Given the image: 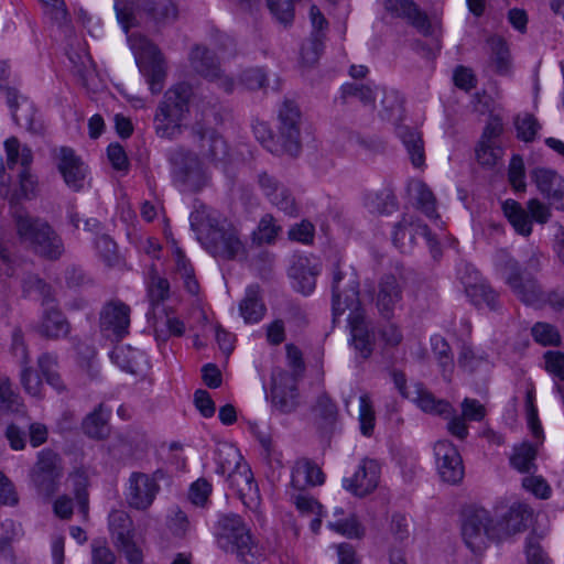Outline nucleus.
I'll use <instances>...</instances> for the list:
<instances>
[{"label": "nucleus", "mask_w": 564, "mask_h": 564, "mask_svg": "<svg viewBox=\"0 0 564 564\" xmlns=\"http://www.w3.org/2000/svg\"><path fill=\"white\" fill-rule=\"evenodd\" d=\"M347 310L350 343L362 359L370 357L373 350V333L369 329L364 308L359 300V281L354 271L344 272L336 263L332 279L333 319L341 316Z\"/></svg>", "instance_id": "nucleus-1"}, {"label": "nucleus", "mask_w": 564, "mask_h": 564, "mask_svg": "<svg viewBox=\"0 0 564 564\" xmlns=\"http://www.w3.org/2000/svg\"><path fill=\"white\" fill-rule=\"evenodd\" d=\"M189 224L213 257L224 260L246 258V247L238 230L217 212L202 206L191 213Z\"/></svg>", "instance_id": "nucleus-2"}, {"label": "nucleus", "mask_w": 564, "mask_h": 564, "mask_svg": "<svg viewBox=\"0 0 564 564\" xmlns=\"http://www.w3.org/2000/svg\"><path fill=\"white\" fill-rule=\"evenodd\" d=\"M215 536L221 550L235 554L242 563H254L260 555L258 541L251 529L236 513L221 514L218 518Z\"/></svg>", "instance_id": "nucleus-3"}, {"label": "nucleus", "mask_w": 564, "mask_h": 564, "mask_svg": "<svg viewBox=\"0 0 564 564\" xmlns=\"http://www.w3.org/2000/svg\"><path fill=\"white\" fill-rule=\"evenodd\" d=\"M193 88L187 83H178L171 87L160 102L154 122L160 138L174 139L182 132V121L189 111Z\"/></svg>", "instance_id": "nucleus-4"}, {"label": "nucleus", "mask_w": 564, "mask_h": 564, "mask_svg": "<svg viewBox=\"0 0 564 564\" xmlns=\"http://www.w3.org/2000/svg\"><path fill=\"white\" fill-rule=\"evenodd\" d=\"M14 219L18 234L33 246L36 253L48 259H57L62 254V241L47 223L29 217L20 208H15Z\"/></svg>", "instance_id": "nucleus-5"}, {"label": "nucleus", "mask_w": 564, "mask_h": 564, "mask_svg": "<svg viewBox=\"0 0 564 564\" xmlns=\"http://www.w3.org/2000/svg\"><path fill=\"white\" fill-rule=\"evenodd\" d=\"M167 161L173 183L181 192L196 193L207 185L209 177L195 153L176 148L169 152Z\"/></svg>", "instance_id": "nucleus-6"}, {"label": "nucleus", "mask_w": 564, "mask_h": 564, "mask_svg": "<svg viewBox=\"0 0 564 564\" xmlns=\"http://www.w3.org/2000/svg\"><path fill=\"white\" fill-rule=\"evenodd\" d=\"M62 476L61 459L51 449H43L37 454V460L30 471V480L39 495L52 497L58 489Z\"/></svg>", "instance_id": "nucleus-7"}, {"label": "nucleus", "mask_w": 564, "mask_h": 564, "mask_svg": "<svg viewBox=\"0 0 564 564\" xmlns=\"http://www.w3.org/2000/svg\"><path fill=\"white\" fill-rule=\"evenodd\" d=\"M140 72L145 77L152 94H160L166 77L164 58L159 47L147 39L140 41L137 56Z\"/></svg>", "instance_id": "nucleus-8"}, {"label": "nucleus", "mask_w": 564, "mask_h": 564, "mask_svg": "<svg viewBox=\"0 0 564 564\" xmlns=\"http://www.w3.org/2000/svg\"><path fill=\"white\" fill-rule=\"evenodd\" d=\"M495 529L494 518L484 508H473L465 513L462 525V534L466 545L474 552L480 550L486 540L494 539L491 531Z\"/></svg>", "instance_id": "nucleus-9"}, {"label": "nucleus", "mask_w": 564, "mask_h": 564, "mask_svg": "<svg viewBox=\"0 0 564 564\" xmlns=\"http://www.w3.org/2000/svg\"><path fill=\"white\" fill-rule=\"evenodd\" d=\"M279 138L283 150L292 156L301 151L302 113L292 100H284L279 109Z\"/></svg>", "instance_id": "nucleus-10"}, {"label": "nucleus", "mask_w": 564, "mask_h": 564, "mask_svg": "<svg viewBox=\"0 0 564 564\" xmlns=\"http://www.w3.org/2000/svg\"><path fill=\"white\" fill-rule=\"evenodd\" d=\"M487 415V410L479 400L465 398L460 403V413L453 406L447 417V431L454 437L464 441L467 438L468 422H481Z\"/></svg>", "instance_id": "nucleus-11"}, {"label": "nucleus", "mask_w": 564, "mask_h": 564, "mask_svg": "<svg viewBox=\"0 0 564 564\" xmlns=\"http://www.w3.org/2000/svg\"><path fill=\"white\" fill-rule=\"evenodd\" d=\"M434 455L437 470L443 481L457 484L463 479V459L458 449L451 441H437L434 445Z\"/></svg>", "instance_id": "nucleus-12"}, {"label": "nucleus", "mask_w": 564, "mask_h": 564, "mask_svg": "<svg viewBox=\"0 0 564 564\" xmlns=\"http://www.w3.org/2000/svg\"><path fill=\"white\" fill-rule=\"evenodd\" d=\"M383 8L392 19H401L424 36L433 34L427 14L413 0H384Z\"/></svg>", "instance_id": "nucleus-13"}, {"label": "nucleus", "mask_w": 564, "mask_h": 564, "mask_svg": "<svg viewBox=\"0 0 564 564\" xmlns=\"http://www.w3.org/2000/svg\"><path fill=\"white\" fill-rule=\"evenodd\" d=\"M380 473L377 460L364 458L354 475L343 479V487L356 497H366L378 487Z\"/></svg>", "instance_id": "nucleus-14"}, {"label": "nucleus", "mask_w": 564, "mask_h": 564, "mask_svg": "<svg viewBox=\"0 0 564 564\" xmlns=\"http://www.w3.org/2000/svg\"><path fill=\"white\" fill-rule=\"evenodd\" d=\"M404 284L393 274H384L378 282L376 306L383 318L391 319L394 311L402 306Z\"/></svg>", "instance_id": "nucleus-15"}, {"label": "nucleus", "mask_w": 564, "mask_h": 564, "mask_svg": "<svg viewBox=\"0 0 564 564\" xmlns=\"http://www.w3.org/2000/svg\"><path fill=\"white\" fill-rule=\"evenodd\" d=\"M506 282L514 294L525 304H535L542 300V291L536 280L519 269L518 262L509 260L506 264Z\"/></svg>", "instance_id": "nucleus-16"}, {"label": "nucleus", "mask_w": 564, "mask_h": 564, "mask_svg": "<svg viewBox=\"0 0 564 564\" xmlns=\"http://www.w3.org/2000/svg\"><path fill=\"white\" fill-rule=\"evenodd\" d=\"M258 184L265 197L279 210L291 217L299 215L300 209L294 196L290 189L280 183L274 176L267 172H262L258 176Z\"/></svg>", "instance_id": "nucleus-17"}, {"label": "nucleus", "mask_w": 564, "mask_h": 564, "mask_svg": "<svg viewBox=\"0 0 564 564\" xmlns=\"http://www.w3.org/2000/svg\"><path fill=\"white\" fill-rule=\"evenodd\" d=\"M530 177L540 194L556 209L564 210V178L554 170L535 167Z\"/></svg>", "instance_id": "nucleus-18"}, {"label": "nucleus", "mask_w": 564, "mask_h": 564, "mask_svg": "<svg viewBox=\"0 0 564 564\" xmlns=\"http://www.w3.org/2000/svg\"><path fill=\"white\" fill-rule=\"evenodd\" d=\"M7 102L11 109L12 119L18 126L24 127L32 134L40 135L44 132V126L37 118L34 105L24 97L19 101L15 88H7Z\"/></svg>", "instance_id": "nucleus-19"}, {"label": "nucleus", "mask_w": 564, "mask_h": 564, "mask_svg": "<svg viewBox=\"0 0 564 564\" xmlns=\"http://www.w3.org/2000/svg\"><path fill=\"white\" fill-rule=\"evenodd\" d=\"M130 307L119 300H112L106 303L100 312V327L115 336L116 339H122L129 333Z\"/></svg>", "instance_id": "nucleus-20"}, {"label": "nucleus", "mask_w": 564, "mask_h": 564, "mask_svg": "<svg viewBox=\"0 0 564 564\" xmlns=\"http://www.w3.org/2000/svg\"><path fill=\"white\" fill-rule=\"evenodd\" d=\"M160 486L147 474L133 473L129 478L127 501L137 510L148 509L154 501Z\"/></svg>", "instance_id": "nucleus-21"}, {"label": "nucleus", "mask_w": 564, "mask_h": 564, "mask_svg": "<svg viewBox=\"0 0 564 564\" xmlns=\"http://www.w3.org/2000/svg\"><path fill=\"white\" fill-rule=\"evenodd\" d=\"M531 516L525 506H511L505 512H496L494 518L495 529L491 531L494 539L501 541L512 534L524 531L527 521Z\"/></svg>", "instance_id": "nucleus-22"}, {"label": "nucleus", "mask_w": 564, "mask_h": 564, "mask_svg": "<svg viewBox=\"0 0 564 564\" xmlns=\"http://www.w3.org/2000/svg\"><path fill=\"white\" fill-rule=\"evenodd\" d=\"M192 134L199 143L202 154L214 163L225 162L228 156V145L224 138L212 128H205L197 122L192 127Z\"/></svg>", "instance_id": "nucleus-23"}, {"label": "nucleus", "mask_w": 564, "mask_h": 564, "mask_svg": "<svg viewBox=\"0 0 564 564\" xmlns=\"http://www.w3.org/2000/svg\"><path fill=\"white\" fill-rule=\"evenodd\" d=\"M321 272L318 263H313L307 257L294 259L289 275L293 281V288L303 295H310L316 286V276Z\"/></svg>", "instance_id": "nucleus-24"}, {"label": "nucleus", "mask_w": 564, "mask_h": 564, "mask_svg": "<svg viewBox=\"0 0 564 564\" xmlns=\"http://www.w3.org/2000/svg\"><path fill=\"white\" fill-rule=\"evenodd\" d=\"M325 482V474L313 460L299 458L292 468L291 486L297 491H304L308 487L321 486Z\"/></svg>", "instance_id": "nucleus-25"}, {"label": "nucleus", "mask_w": 564, "mask_h": 564, "mask_svg": "<svg viewBox=\"0 0 564 564\" xmlns=\"http://www.w3.org/2000/svg\"><path fill=\"white\" fill-rule=\"evenodd\" d=\"M227 480L229 486L236 489L239 499L247 508H257L259 503L258 486L247 465H242L237 470H234V473H230Z\"/></svg>", "instance_id": "nucleus-26"}, {"label": "nucleus", "mask_w": 564, "mask_h": 564, "mask_svg": "<svg viewBox=\"0 0 564 564\" xmlns=\"http://www.w3.org/2000/svg\"><path fill=\"white\" fill-rule=\"evenodd\" d=\"M192 68L202 77L214 82L219 76V61L216 54L204 45H195L189 53Z\"/></svg>", "instance_id": "nucleus-27"}, {"label": "nucleus", "mask_w": 564, "mask_h": 564, "mask_svg": "<svg viewBox=\"0 0 564 564\" xmlns=\"http://www.w3.org/2000/svg\"><path fill=\"white\" fill-rule=\"evenodd\" d=\"M110 415L111 410L106 408L104 403H99V405L84 419L82 424L84 433L90 438H106L110 431L108 424Z\"/></svg>", "instance_id": "nucleus-28"}, {"label": "nucleus", "mask_w": 564, "mask_h": 564, "mask_svg": "<svg viewBox=\"0 0 564 564\" xmlns=\"http://www.w3.org/2000/svg\"><path fill=\"white\" fill-rule=\"evenodd\" d=\"M14 350L21 352V372L20 380L25 392L32 397H41L42 380L40 376L30 366L29 354L23 343L14 340Z\"/></svg>", "instance_id": "nucleus-29"}, {"label": "nucleus", "mask_w": 564, "mask_h": 564, "mask_svg": "<svg viewBox=\"0 0 564 564\" xmlns=\"http://www.w3.org/2000/svg\"><path fill=\"white\" fill-rule=\"evenodd\" d=\"M240 315L246 323L254 324L262 319L265 306L260 296L259 285H249L239 305Z\"/></svg>", "instance_id": "nucleus-30"}, {"label": "nucleus", "mask_w": 564, "mask_h": 564, "mask_svg": "<svg viewBox=\"0 0 564 564\" xmlns=\"http://www.w3.org/2000/svg\"><path fill=\"white\" fill-rule=\"evenodd\" d=\"M33 161V153L30 148L23 147L21 153V169L18 172L20 188L19 192L15 193L11 199L12 209L19 208L17 204H13L15 198H29L31 194L34 193L36 182L33 176L30 174V165ZM21 210H23L20 207ZM14 214V212H12Z\"/></svg>", "instance_id": "nucleus-31"}, {"label": "nucleus", "mask_w": 564, "mask_h": 564, "mask_svg": "<svg viewBox=\"0 0 564 564\" xmlns=\"http://www.w3.org/2000/svg\"><path fill=\"white\" fill-rule=\"evenodd\" d=\"M44 306V315L40 327L41 334L50 338H58L68 333V323L62 312L53 303Z\"/></svg>", "instance_id": "nucleus-32"}, {"label": "nucleus", "mask_w": 564, "mask_h": 564, "mask_svg": "<svg viewBox=\"0 0 564 564\" xmlns=\"http://www.w3.org/2000/svg\"><path fill=\"white\" fill-rule=\"evenodd\" d=\"M502 210L513 229L522 236H530L532 232V220L520 203L514 199H507L502 203Z\"/></svg>", "instance_id": "nucleus-33"}, {"label": "nucleus", "mask_w": 564, "mask_h": 564, "mask_svg": "<svg viewBox=\"0 0 564 564\" xmlns=\"http://www.w3.org/2000/svg\"><path fill=\"white\" fill-rule=\"evenodd\" d=\"M365 206L371 214L390 215L398 209V202L390 188H382L368 193Z\"/></svg>", "instance_id": "nucleus-34"}, {"label": "nucleus", "mask_w": 564, "mask_h": 564, "mask_svg": "<svg viewBox=\"0 0 564 564\" xmlns=\"http://www.w3.org/2000/svg\"><path fill=\"white\" fill-rule=\"evenodd\" d=\"M409 191L415 199L416 207L430 219L438 218L436 198L431 188L422 181H413Z\"/></svg>", "instance_id": "nucleus-35"}, {"label": "nucleus", "mask_w": 564, "mask_h": 564, "mask_svg": "<svg viewBox=\"0 0 564 564\" xmlns=\"http://www.w3.org/2000/svg\"><path fill=\"white\" fill-rule=\"evenodd\" d=\"M415 398L413 401L417 406L431 414H437L447 420L448 413L452 412V404L445 400L436 399L430 391L425 390L422 386L415 387Z\"/></svg>", "instance_id": "nucleus-36"}, {"label": "nucleus", "mask_w": 564, "mask_h": 564, "mask_svg": "<svg viewBox=\"0 0 564 564\" xmlns=\"http://www.w3.org/2000/svg\"><path fill=\"white\" fill-rule=\"evenodd\" d=\"M463 283L465 284L467 294L471 297L475 305H486L489 310H497L498 293L487 282Z\"/></svg>", "instance_id": "nucleus-37"}, {"label": "nucleus", "mask_w": 564, "mask_h": 564, "mask_svg": "<svg viewBox=\"0 0 564 564\" xmlns=\"http://www.w3.org/2000/svg\"><path fill=\"white\" fill-rule=\"evenodd\" d=\"M242 459L238 448L232 445L225 444L219 447L216 452L215 462H216V473L225 476L234 473L242 465L240 460Z\"/></svg>", "instance_id": "nucleus-38"}, {"label": "nucleus", "mask_w": 564, "mask_h": 564, "mask_svg": "<svg viewBox=\"0 0 564 564\" xmlns=\"http://www.w3.org/2000/svg\"><path fill=\"white\" fill-rule=\"evenodd\" d=\"M109 529L115 543L133 539V523L129 514L122 510H115L109 514Z\"/></svg>", "instance_id": "nucleus-39"}, {"label": "nucleus", "mask_w": 564, "mask_h": 564, "mask_svg": "<svg viewBox=\"0 0 564 564\" xmlns=\"http://www.w3.org/2000/svg\"><path fill=\"white\" fill-rule=\"evenodd\" d=\"M78 63L76 62L73 68V74L78 76L83 87L87 90H96L99 86V77L95 68V64L89 54L77 55Z\"/></svg>", "instance_id": "nucleus-40"}, {"label": "nucleus", "mask_w": 564, "mask_h": 564, "mask_svg": "<svg viewBox=\"0 0 564 564\" xmlns=\"http://www.w3.org/2000/svg\"><path fill=\"white\" fill-rule=\"evenodd\" d=\"M175 272L183 280L184 288L188 293L196 295L199 291V285L195 279L194 268L191 261L186 258L182 249L176 248L174 251Z\"/></svg>", "instance_id": "nucleus-41"}, {"label": "nucleus", "mask_w": 564, "mask_h": 564, "mask_svg": "<svg viewBox=\"0 0 564 564\" xmlns=\"http://www.w3.org/2000/svg\"><path fill=\"white\" fill-rule=\"evenodd\" d=\"M535 458L536 448L530 443H522L514 446L510 464L520 473H532L536 469Z\"/></svg>", "instance_id": "nucleus-42"}, {"label": "nucleus", "mask_w": 564, "mask_h": 564, "mask_svg": "<svg viewBox=\"0 0 564 564\" xmlns=\"http://www.w3.org/2000/svg\"><path fill=\"white\" fill-rule=\"evenodd\" d=\"M400 137L402 142L410 155L411 162L415 167H420L424 164V148L421 135L415 130L410 128H401Z\"/></svg>", "instance_id": "nucleus-43"}, {"label": "nucleus", "mask_w": 564, "mask_h": 564, "mask_svg": "<svg viewBox=\"0 0 564 564\" xmlns=\"http://www.w3.org/2000/svg\"><path fill=\"white\" fill-rule=\"evenodd\" d=\"M73 485L75 486V500L78 513L83 521L88 520L89 516V497H88V476L83 469L73 471Z\"/></svg>", "instance_id": "nucleus-44"}, {"label": "nucleus", "mask_w": 564, "mask_h": 564, "mask_svg": "<svg viewBox=\"0 0 564 564\" xmlns=\"http://www.w3.org/2000/svg\"><path fill=\"white\" fill-rule=\"evenodd\" d=\"M272 403L282 413H291L297 406V393L295 384L282 387L274 384L271 390Z\"/></svg>", "instance_id": "nucleus-45"}, {"label": "nucleus", "mask_w": 564, "mask_h": 564, "mask_svg": "<svg viewBox=\"0 0 564 564\" xmlns=\"http://www.w3.org/2000/svg\"><path fill=\"white\" fill-rule=\"evenodd\" d=\"M340 91L344 102H349L351 99H356L364 106L372 107L376 101V94L370 85L347 83L341 86Z\"/></svg>", "instance_id": "nucleus-46"}, {"label": "nucleus", "mask_w": 564, "mask_h": 564, "mask_svg": "<svg viewBox=\"0 0 564 564\" xmlns=\"http://www.w3.org/2000/svg\"><path fill=\"white\" fill-rule=\"evenodd\" d=\"M280 231L281 227L275 224L273 216L267 214L260 219L257 228L252 231L251 239L258 246L271 245L275 241Z\"/></svg>", "instance_id": "nucleus-47"}, {"label": "nucleus", "mask_w": 564, "mask_h": 564, "mask_svg": "<svg viewBox=\"0 0 564 564\" xmlns=\"http://www.w3.org/2000/svg\"><path fill=\"white\" fill-rule=\"evenodd\" d=\"M147 14L159 25H165L176 21L178 10L174 2L165 0L161 3H147L144 7Z\"/></svg>", "instance_id": "nucleus-48"}, {"label": "nucleus", "mask_w": 564, "mask_h": 564, "mask_svg": "<svg viewBox=\"0 0 564 564\" xmlns=\"http://www.w3.org/2000/svg\"><path fill=\"white\" fill-rule=\"evenodd\" d=\"M24 405L22 398L12 389L7 377L0 379V410L8 413H20Z\"/></svg>", "instance_id": "nucleus-49"}, {"label": "nucleus", "mask_w": 564, "mask_h": 564, "mask_svg": "<svg viewBox=\"0 0 564 564\" xmlns=\"http://www.w3.org/2000/svg\"><path fill=\"white\" fill-rule=\"evenodd\" d=\"M410 229L411 230H410V243H409V247H413L414 246V243H415V236H422L425 239V241H426V245H427V247H429V249L431 251V254H432L433 259L437 260L441 257V254H442L441 247H440L438 241L432 235L431 229L429 228V226L426 224H424L423 221H421L415 216H413V224L411 225Z\"/></svg>", "instance_id": "nucleus-50"}, {"label": "nucleus", "mask_w": 564, "mask_h": 564, "mask_svg": "<svg viewBox=\"0 0 564 564\" xmlns=\"http://www.w3.org/2000/svg\"><path fill=\"white\" fill-rule=\"evenodd\" d=\"M37 365L50 386H52L58 392L65 390V386L63 384L61 376L56 370L57 360L54 355L48 352L42 354L37 359Z\"/></svg>", "instance_id": "nucleus-51"}, {"label": "nucleus", "mask_w": 564, "mask_h": 564, "mask_svg": "<svg viewBox=\"0 0 564 564\" xmlns=\"http://www.w3.org/2000/svg\"><path fill=\"white\" fill-rule=\"evenodd\" d=\"M22 286L25 295H36L42 299V305L54 303L51 286L39 276L31 274L25 276Z\"/></svg>", "instance_id": "nucleus-52"}, {"label": "nucleus", "mask_w": 564, "mask_h": 564, "mask_svg": "<svg viewBox=\"0 0 564 564\" xmlns=\"http://www.w3.org/2000/svg\"><path fill=\"white\" fill-rule=\"evenodd\" d=\"M359 425L360 432L365 436H371L376 425V414L372 401L369 394L364 393L359 397Z\"/></svg>", "instance_id": "nucleus-53"}, {"label": "nucleus", "mask_w": 564, "mask_h": 564, "mask_svg": "<svg viewBox=\"0 0 564 564\" xmlns=\"http://www.w3.org/2000/svg\"><path fill=\"white\" fill-rule=\"evenodd\" d=\"M327 527L341 535L347 538H361L365 533V530L360 522L358 521L355 514L349 516L345 519H337L335 521H329Z\"/></svg>", "instance_id": "nucleus-54"}, {"label": "nucleus", "mask_w": 564, "mask_h": 564, "mask_svg": "<svg viewBox=\"0 0 564 564\" xmlns=\"http://www.w3.org/2000/svg\"><path fill=\"white\" fill-rule=\"evenodd\" d=\"M531 334L534 340L542 346H560L561 344V335L557 328L549 323H535Z\"/></svg>", "instance_id": "nucleus-55"}, {"label": "nucleus", "mask_w": 564, "mask_h": 564, "mask_svg": "<svg viewBox=\"0 0 564 564\" xmlns=\"http://www.w3.org/2000/svg\"><path fill=\"white\" fill-rule=\"evenodd\" d=\"M170 283L167 279L152 271L148 282V296L152 305L160 304L169 297Z\"/></svg>", "instance_id": "nucleus-56"}, {"label": "nucleus", "mask_w": 564, "mask_h": 564, "mask_svg": "<svg viewBox=\"0 0 564 564\" xmlns=\"http://www.w3.org/2000/svg\"><path fill=\"white\" fill-rule=\"evenodd\" d=\"M324 50L323 34L312 33L307 42L301 47L302 63L312 66L314 65Z\"/></svg>", "instance_id": "nucleus-57"}, {"label": "nucleus", "mask_w": 564, "mask_h": 564, "mask_svg": "<svg viewBox=\"0 0 564 564\" xmlns=\"http://www.w3.org/2000/svg\"><path fill=\"white\" fill-rule=\"evenodd\" d=\"M508 180L516 192L525 191V170L522 156L512 155L508 167Z\"/></svg>", "instance_id": "nucleus-58"}, {"label": "nucleus", "mask_w": 564, "mask_h": 564, "mask_svg": "<svg viewBox=\"0 0 564 564\" xmlns=\"http://www.w3.org/2000/svg\"><path fill=\"white\" fill-rule=\"evenodd\" d=\"M138 351L135 349H132L130 347H116L110 352V359L116 364L118 367H120L122 370L135 373L137 372V362H135V355Z\"/></svg>", "instance_id": "nucleus-59"}, {"label": "nucleus", "mask_w": 564, "mask_h": 564, "mask_svg": "<svg viewBox=\"0 0 564 564\" xmlns=\"http://www.w3.org/2000/svg\"><path fill=\"white\" fill-rule=\"evenodd\" d=\"M517 137L524 142H532L541 128L533 115L525 113L516 119Z\"/></svg>", "instance_id": "nucleus-60"}, {"label": "nucleus", "mask_w": 564, "mask_h": 564, "mask_svg": "<svg viewBox=\"0 0 564 564\" xmlns=\"http://www.w3.org/2000/svg\"><path fill=\"white\" fill-rule=\"evenodd\" d=\"M314 410L323 427H330L336 422L337 406L327 395L317 399Z\"/></svg>", "instance_id": "nucleus-61"}, {"label": "nucleus", "mask_w": 564, "mask_h": 564, "mask_svg": "<svg viewBox=\"0 0 564 564\" xmlns=\"http://www.w3.org/2000/svg\"><path fill=\"white\" fill-rule=\"evenodd\" d=\"M431 344L443 372L451 371L453 368V357L448 343L442 336H433Z\"/></svg>", "instance_id": "nucleus-62"}, {"label": "nucleus", "mask_w": 564, "mask_h": 564, "mask_svg": "<svg viewBox=\"0 0 564 564\" xmlns=\"http://www.w3.org/2000/svg\"><path fill=\"white\" fill-rule=\"evenodd\" d=\"M413 224V215H403L401 220L398 221L392 231V242L399 249L409 247L410 243V227Z\"/></svg>", "instance_id": "nucleus-63"}, {"label": "nucleus", "mask_w": 564, "mask_h": 564, "mask_svg": "<svg viewBox=\"0 0 564 564\" xmlns=\"http://www.w3.org/2000/svg\"><path fill=\"white\" fill-rule=\"evenodd\" d=\"M240 84L249 90H257L267 85L268 77L260 67L245 69L239 77Z\"/></svg>", "instance_id": "nucleus-64"}]
</instances>
